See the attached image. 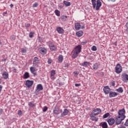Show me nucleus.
Listing matches in <instances>:
<instances>
[{
	"instance_id": "33",
	"label": "nucleus",
	"mask_w": 128,
	"mask_h": 128,
	"mask_svg": "<svg viewBox=\"0 0 128 128\" xmlns=\"http://www.w3.org/2000/svg\"><path fill=\"white\" fill-rule=\"evenodd\" d=\"M21 52H22V54H26V48H21Z\"/></svg>"
},
{
	"instance_id": "36",
	"label": "nucleus",
	"mask_w": 128,
	"mask_h": 128,
	"mask_svg": "<svg viewBox=\"0 0 128 128\" xmlns=\"http://www.w3.org/2000/svg\"><path fill=\"white\" fill-rule=\"evenodd\" d=\"M54 74H56V70H52L50 72V76H54Z\"/></svg>"
},
{
	"instance_id": "57",
	"label": "nucleus",
	"mask_w": 128,
	"mask_h": 128,
	"mask_svg": "<svg viewBox=\"0 0 128 128\" xmlns=\"http://www.w3.org/2000/svg\"><path fill=\"white\" fill-rule=\"evenodd\" d=\"M110 2H116V0H110Z\"/></svg>"
},
{
	"instance_id": "62",
	"label": "nucleus",
	"mask_w": 128,
	"mask_h": 128,
	"mask_svg": "<svg viewBox=\"0 0 128 128\" xmlns=\"http://www.w3.org/2000/svg\"><path fill=\"white\" fill-rule=\"evenodd\" d=\"M14 70H16V69H14Z\"/></svg>"
},
{
	"instance_id": "45",
	"label": "nucleus",
	"mask_w": 128,
	"mask_h": 128,
	"mask_svg": "<svg viewBox=\"0 0 128 128\" xmlns=\"http://www.w3.org/2000/svg\"><path fill=\"white\" fill-rule=\"evenodd\" d=\"M25 26H26V28H30V24L26 23L25 24Z\"/></svg>"
},
{
	"instance_id": "7",
	"label": "nucleus",
	"mask_w": 128,
	"mask_h": 128,
	"mask_svg": "<svg viewBox=\"0 0 128 128\" xmlns=\"http://www.w3.org/2000/svg\"><path fill=\"white\" fill-rule=\"evenodd\" d=\"M40 60L38 57H34L33 60V66H38Z\"/></svg>"
},
{
	"instance_id": "32",
	"label": "nucleus",
	"mask_w": 128,
	"mask_h": 128,
	"mask_svg": "<svg viewBox=\"0 0 128 128\" xmlns=\"http://www.w3.org/2000/svg\"><path fill=\"white\" fill-rule=\"evenodd\" d=\"M62 20L64 22H66V20H68V16H63L61 18Z\"/></svg>"
},
{
	"instance_id": "61",
	"label": "nucleus",
	"mask_w": 128,
	"mask_h": 128,
	"mask_svg": "<svg viewBox=\"0 0 128 128\" xmlns=\"http://www.w3.org/2000/svg\"><path fill=\"white\" fill-rule=\"evenodd\" d=\"M96 112H94V114H96Z\"/></svg>"
},
{
	"instance_id": "59",
	"label": "nucleus",
	"mask_w": 128,
	"mask_h": 128,
	"mask_svg": "<svg viewBox=\"0 0 128 128\" xmlns=\"http://www.w3.org/2000/svg\"><path fill=\"white\" fill-rule=\"evenodd\" d=\"M7 13H8L7 12H4V14H6Z\"/></svg>"
},
{
	"instance_id": "18",
	"label": "nucleus",
	"mask_w": 128,
	"mask_h": 128,
	"mask_svg": "<svg viewBox=\"0 0 128 128\" xmlns=\"http://www.w3.org/2000/svg\"><path fill=\"white\" fill-rule=\"evenodd\" d=\"M2 76L4 80H8V73L6 72H4L2 74Z\"/></svg>"
},
{
	"instance_id": "42",
	"label": "nucleus",
	"mask_w": 128,
	"mask_h": 128,
	"mask_svg": "<svg viewBox=\"0 0 128 128\" xmlns=\"http://www.w3.org/2000/svg\"><path fill=\"white\" fill-rule=\"evenodd\" d=\"M18 116H22V110H18Z\"/></svg>"
},
{
	"instance_id": "11",
	"label": "nucleus",
	"mask_w": 128,
	"mask_h": 128,
	"mask_svg": "<svg viewBox=\"0 0 128 128\" xmlns=\"http://www.w3.org/2000/svg\"><path fill=\"white\" fill-rule=\"evenodd\" d=\"M107 122L109 126H112L116 122V120L114 118H110L107 120Z\"/></svg>"
},
{
	"instance_id": "60",
	"label": "nucleus",
	"mask_w": 128,
	"mask_h": 128,
	"mask_svg": "<svg viewBox=\"0 0 128 128\" xmlns=\"http://www.w3.org/2000/svg\"><path fill=\"white\" fill-rule=\"evenodd\" d=\"M2 45V42H0V46Z\"/></svg>"
},
{
	"instance_id": "44",
	"label": "nucleus",
	"mask_w": 128,
	"mask_h": 128,
	"mask_svg": "<svg viewBox=\"0 0 128 128\" xmlns=\"http://www.w3.org/2000/svg\"><path fill=\"white\" fill-rule=\"evenodd\" d=\"M52 62V59H48V64H50Z\"/></svg>"
},
{
	"instance_id": "29",
	"label": "nucleus",
	"mask_w": 128,
	"mask_h": 128,
	"mask_svg": "<svg viewBox=\"0 0 128 128\" xmlns=\"http://www.w3.org/2000/svg\"><path fill=\"white\" fill-rule=\"evenodd\" d=\"M54 13L57 16H60V10H54Z\"/></svg>"
},
{
	"instance_id": "15",
	"label": "nucleus",
	"mask_w": 128,
	"mask_h": 128,
	"mask_svg": "<svg viewBox=\"0 0 128 128\" xmlns=\"http://www.w3.org/2000/svg\"><path fill=\"white\" fill-rule=\"evenodd\" d=\"M74 28L76 30H80L81 28L80 23L76 22L74 24Z\"/></svg>"
},
{
	"instance_id": "28",
	"label": "nucleus",
	"mask_w": 128,
	"mask_h": 128,
	"mask_svg": "<svg viewBox=\"0 0 128 128\" xmlns=\"http://www.w3.org/2000/svg\"><path fill=\"white\" fill-rule=\"evenodd\" d=\"M92 68H93V70H98V63H96L94 64Z\"/></svg>"
},
{
	"instance_id": "41",
	"label": "nucleus",
	"mask_w": 128,
	"mask_h": 128,
	"mask_svg": "<svg viewBox=\"0 0 128 128\" xmlns=\"http://www.w3.org/2000/svg\"><path fill=\"white\" fill-rule=\"evenodd\" d=\"M88 44V42L86 40L81 42V44H82V46H84V44Z\"/></svg>"
},
{
	"instance_id": "26",
	"label": "nucleus",
	"mask_w": 128,
	"mask_h": 128,
	"mask_svg": "<svg viewBox=\"0 0 128 128\" xmlns=\"http://www.w3.org/2000/svg\"><path fill=\"white\" fill-rule=\"evenodd\" d=\"M28 105L30 106V108H34V106H36V104H34V102H30L28 103Z\"/></svg>"
},
{
	"instance_id": "31",
	"label": "nucleus",
	"mask_w": 128,
	"mask_h": 128,
	"mask_svg": "<svg viewBox=\"0 0 128 128\" xmlns=\"http://www.w3.org/2000/svg\"><path fill=\"white\" fill-rule=\"evenodd\" d=\"M80 102H82L80 98H77V99L76 100V101L75 102V104H80Z\"/></svg>"
},
{
	"instance_id": "43",
	"label": "nucleus",
	"mask_w": 128,
	"mask_h": 128,
	"mask_svg": "<svg viewBox=\"0 0 128 128\" xmlns=\"http://www.w3.org/2000/svg\"><path fill=\"white\" fill-rule=\"evenodd\" d=\"M10 40H16V36L12 35L10 37Z\"/></svg>"
},
{
	"instance_id": "39",
	"label": "nucleus",
	"mask_w": 128,
	"mask_h": 128,
	"mask_svg": "<svg viewBox=\"0 0 128 128\" xmlns=\"http://www.w3.org/2000/svg\"><path fill=\"white\" fill-rule=\"evenodd\" d=\"M126 34H128V22L126 24Z\"/></svg>"
},
{
	"instance_id": "49",
	"label": "nucleus",
	"mask_w": 128,
	"mask_h": 128,
	"mask_svg": "<svg viewBox=\"0 0 128 128\" xmlns=\"http://www.w3.org/2000/svg\"><path fill=\"white\" fill-rule=\"evenodd\" d=\"M112 86H116V83H114V81L112 82Z\"/></svg>"
},
{
	"instance_id": "6",
	"label": "nucleus",
	"mask_w": 128,
	"mask_h": 128,
	"mask_svg": "<svg viewBox=\"0 0 128 128\" xmlns=\"http://www.w3.org/2000/svg\"><path fill=\"white\" fill-rule=\"evenodd\" d=\"M49 47L52 52L56 50V46L50 41L49 42Z\"/></svg>"
},
{
	"instance_id": "52",
	"label": "nucleus",
	"mask_w": 128,
	"mask_h": 128,
	"mask_svg": "<svg viewBox=\"0 0 128 128\" xmlns=\"http://www.w3.org/2000/svg\"><path fill=\"white\" fill-rule=\"evenodd\" d=\"M2 90V86L0 85V94Z\"/></svg>"
},
{
	"instance_id": "37",
	"label": "nucleus",
	"mask_w": 128,
	"mask_h": 128,
	"mask_svg": "<svg viewBox=\"0 0 128 128\" xmlns=\"http://www.w3.org/2000/svg\"><path fill=\"white\" fill-rule=\"evenodd\" d=\"M34 32H30L29 34V38H32L33 36H34Z\"/></svg>"
},
{
	"instance_id": "20",
	"label": "nucleus",
	"mask_w": 128,
	"mask_h": 128,
	"mask_svg": "<svg viewBox=\"0 0 128 128\" xmlns=\"http://www.w3.org/2000/svg\"><path fill=\"white\" fill-rule=\"evenodd\" d=\"M42 90H44V87H42V84H38L37 85L36 90H38V92Z\"/></svg>"
},
{
	"instance_id": "13",
	"label": "nucleus",
	"mask_w": 128,
	"mask_h": 128,
	"mask_svg": "<svg viewBox=\"0 0 128 128\" xmlns=\"http://www.w3.org/2000/svg\"><path fill=\"white\" fill-rule=\"evenodd\" d=\"M118 94V92L111 91L109 92V98H116V96H117Z\"/></svg>"
},
{
	"instance_id": "14",
	"label": "nucleus",
	"mask_w": 128,
	"mask_h": 128,
	"mask_svg": "<svg viewBox=\"0 0 128 128\" xmlns=\"http://www.w3.org/2000/svg\"><path fill=\"white\" fill-rule=\"evenodd\" d=\"M54 114H60V108L58 106H55L53 110Z\"/></svg>"
},
{
	"instance_id": "38",
	"label": "nucleus",
	"mask_w": 128,
	"mask_h": 128,
	"mask_svg": "<svg viewBox=\"0 0 128 128\" xmlns=\"http://www.w3.org/2000/svg\"><path fill=\"white\" fill-rule=\"evenodd\" d=\"M38 2H35L33 4V8H38Z\"/></svg>"
},
{
	"instance_id": "22",
	"label": "nucleus",
	"mask_w": 128,
	"mask_h": 128,
	"mask_svg": "<svg viewBox=\"0 0 128 128\" xmlns=\"http://www.w3.org/2000/svg\"><path fill=\"white\" fill-rule=\"evenodd\" d=\"M30 78V73L28 72H25L24 76H23V78L24 80H26Z\"/></svg>"
},
{
	"instance_id": "58",
	"label": "nucleus",
	"mask_w": 128,
	"mask_h": 128,
	"mask_svg": "<svg viewBox=\"0 0 128 128\" xmlns=\"http://www.w3.org/2000/svg\"><path fill=\"white\" fill-rule=\"evenodd\" d=\"M60 112H62V110H60Z\"/></svg>"
},
{
	"instance_id": "2",
	"label": "nucleus",
	"mask_w": 128,
	"mask_h": 128,
	"mask_svg": "<svg viewBox=\"0 0 128 128\" xmlns=\"http://www.w3.org/2000/svg\"><path fill=\"white\" fill-rule=\"evenodd\" d=\"M82 46L80 44L76 46L74 50L72 52V58H76L78 56V54L82 52Z\"/></svg>"
},
{
	"instance_id": "9",
	"label": "nucleus",
	"mask_w": 128,
	"mask_h": 128,
	"mask_svg": "<svg viewBox=\"0 0 128 128\" xmlns=\"http://www.w3.org/2000/svg\"><path fill=\"white\" fill-rule=\"evenodd\" d=\"M38 50L40 52V54H46V52H48V50H46V48H38Z\"/></svg>"
},
{
	"instance_id": "17",
	"label": "nucleus",
	"mask_w": 128,
	"mask_h": 128,
	"mask_svg": "<svg viewBox=\"0 0 128 128\" xmlns=\"http://www.w3.org/2000/svg\"><path fill=\"white\" fill-rule=\"evenodd\" d=\"M68 109H64V110L63 112L61 114V118H64V116H68Z\"/></svg>"
},
{
	"instance_id": "25",
	"label": "nucleus",
	"mask_w": 128,
	"mask_h": 128,
	"mask_svg": "<svg viewBox=\"0 0 128 128\" xmlns=\"http://www.w3.org/2000/svg\"><path fill=\"white\" fill-rule=\"evenodd\" d=\"M84 34V32L82 31H78L76 32V36H78V38H80V36H82Z\"/></svg>"
},
{
	"instance_id": "12",
	"label": "nucleus",
	"mask_w": 128,
	"mask_h": 128,
	"mask_svg": "<svg viewBox=\"0 0 128 128\" xmlns=\"http://www.w3.org/2000/svg\"><path fill=\"white\" fill-rule=\"evenodd\" d=\"M103 90L105 94H110V87H108V86H106L104 88Z\"/></svg>"
},
{
	"instance_id": "35",
	"label": "nucleus",
	"mask_w": 128,
	"mask_h": 128,
	"mask_svg": "<svg viewBox=\"0 0 128 128\" xmlns=\"http://www.w3.org/2000/svg\"><path fill=\"white\" fill-rule=\"evenodd\" d=\"M93 52H96L97 48H96V46H94L92 47L91 48Z\"/></svg>"
},
{
	"instance_id": "21",
	"label": "nucleus",
	"mask_w": 128,
	"mask_h": 128,
	"mask_svg": "<svg viewBox=\"0 0 128 128\" xmlns=\"http://www.w3.org/2000/svg\"><path fill=\"white\" fill-rule=\"evenodd\" d=\"M90 64V62H84L81 64V66H84V68H87V66H88Z\"/></svg>"
},
{
	"instance_id": "10",
	"label": "nucleus",
	"mask_w": 128,
	"mask_h": 128,
	"mask_svg": "<svg viewBox=\"0 0 128 128\" xmlns=\"http://www.w3.org/2000/svg\"><path fill=\"white\" fill-rule=\"evenodd\" d=\"M25 84L26 86H27V88H30V86H32V84H34V81L30 80H27Z\"/></svg>"
},
{
	"instance_id": "19",
	"label": "nucleus",
	"mask_w": 128,
	"mask_h": 128,
	"mask_svg": "<svg viewBox=\"0 0 128 128\" xmlns=\"http://www.w3.org/2000/svg\"><path fill=\"white\" fill-rule=\"evenodd\" d=\"M30 72L34 74V76H36V67L32 66L30 68Z\"/></svg>"
},
{
	"instance_id": "48",
	"label": "nucleus",
	"mask_w": 128,
	"mask_h": 128,
	"mask_svg": "<svg viewBox=\"0 0 128 128\" xmlns=\"http://www.w3.org/2000/svg\"><path fill=\"white\" fill-rule=\"evenodd\" d=\"M74 76H78V72L75 71L74 72Z\"/></svg>"
},
{
	"instance_id": "40",
	"label": "nucleus",
	"mask_w": 128,
	"mask_h": 128,
	"mask_svg": "<svg viewBox=\"0 0 128 128\" xmlns=\"http://www.w3.org/2000/svg\"><path fill=\"white\" fill-rule=\"evenodd\" d=\"M46 110H48V107L46 106H45L42 109V112H46Z\"/></svg>"
},
{
	"instance_id": "24",
	"label": "nucleus",
	"mask_w": 128,
	"mask_h": 128,
	"mask_svg": "<svg viewBox=\"0 0 128 128\" xmlns=\"http://www.w3.org/2000/svg\"><path fill=\"white\" fill-rule=\"evenodd\" d=\"M58 62H60V64L62 62L63 60H64V56H62V55H60L58 57Z\"/></svg>"
},
{
	"instance_id": "50",
	"label": "nucleus",
	"mask_w": 128,
	"mask_h": 128,
	"mask_svg": "<svg viewBox=\"0 0 128 128\" xmlns=\"http://www.w3.org/2000/svg\"><path fill=\"white\" fill-rule=\"evenodd\" d=\"M64 68H68V64L66 63L64 66Z\"/></svg>"
},
{
	"instance_id": "8",
	"label": "nucleus",
	"mask_w": 128,
	"mask_h": 128,
	"mask_svg": "<svg viewBox=\"0 0 128 128\" xmlns=\"http://www.w3.org/2000/svg\"><path fill=\"white\" fill-rule=\"evenodd\" d=\"M122 80L124 82H128V74L124 73L122 74Z\"/></svg>"
},
{
	"instance_id": "23",
	"label": "nucleus",
	"mask_w": 128,
	"mask_h": 128,
	"mask_svg": "<svg viewBox=\"0 0 128 128\" xmlns=\"http://www.w3.org/2000/svg\"><path fill=\"white\" fill-rule=\"evenodd\" d=\"M100 126L102 128H108V124L106 122H102L100 124Z\"/></svg>"
},
{
	"instance_id": "3",
	"label": "nucleus",
	"mask_w": 128,
	"mask_h": 128,
	"mask_svg": "<svg viewBox=\"0 0 128 128\" xmlns=\"http://www.w3.org/2000/svg\"><path fill=\"white\" fill-rule=\"evenodd\" d=\"M100 112H102V110H100V108H97L92 110L90 114L91 120L98 122V117H96V116L100 114Z\"/></svg>"
},
{
	"instance_id": "56",
	"label": "nucleus",
	"mask_w": 128,
	"mask_h": 128,
	"mask_svg": "<svg viewBox=\"0 0 128 128\" xmlns=\"http://www.w3.org/2000/svg\"><path fill=\"white\" fill-rule=\"evenodd\" d=\"M82 30H84V25L83 26H81V28Z\"/></svg>"
},
{
	"instance_id": "47",
	"label": "nucleus",
	"mask_w": 128,
	"mask_h": 128,
	"mask_svg": "<svg viewBox=\"0 0 128 128\" xmlns=\"http://www.w3.org/2000/svg\"><path fill=\"white\" fill-rule=\"evenodd\" d=\"M50 78H51V80H54L56 78L54 77V76L50 75Z\"/></svg>"
},
{
	"instance_id": "27",
	"label": "nucleus",
	"mask_w": 128,
	"mask_h": 128,
	"mask_svg": "<svg viewBox=\"0 0 128 128\" xmlns=\"http://www.w3.org/2000/svg\"><path fill=\"white\" fill-rule=\"evenodd\" d=\"M63 4H64V6H70L72 4L70 2H68L66 1V0H64L63 2Z\"/></svg>"
},
{
	"instance_id": "4",
	"label": "nucleus",
	"mask_w": 128,
	"mask_h": 128,
	"mask_svg": "<svg viewBox=\"0 0 128 128\" xmlns=\"http://www.w3.org/2000/svg\"><path fill=\"white\" fill-rule=\"evenodd\" d=\"M92 3L93 8H96V10H100V8L102 6V2L100 0H97V1L96 0H92Z\"/></svg>"
},
{
	"instance_id": "5",
	"label": "nucleus",
	"mask_w": 128,
	"mask_h": 128,
	"mask_svg": "<svg viewBox=\"0 0 128 128\" xmlns=\"http://www.w3.org/2000/svg\"><path fill=\"white\" fill-rule=\"evenodd\" d=\"M122 72V67L120 66V64H117L115 67V72L116 74H120Z\"/></svg>"
},
{
	"instance_id": "55",
	"label": "nucleus",
	"mask_w": 128,
	"mask_h": 128,
	"mask_svg": "<svg viewBox=\"0 0 128 128\" xmlns=\"http://www.w3.org/2000/svg\"><path fill=\"white\" fill-rule=\"evenodd\" d=\"M13 6H14V4H10V7L11 8H13Z\"/></svg>"
},
{
	"instance_id": "54",
	"label": "nucleus",
	"mask_w": 128,
	"mask_h": 128,
	"mask_svg": "<svg viewBox=\"0 0 128 128\" xmlns=\"http://www.w3.org/2000/svg\"><path fill=\"white\" fill-rule=\"evenodd\" d=\"M120 128H126V126H122V125H121L120 127Z\"/></svg>"
},
{
	"instance_id": "34",
	"label": "nucleus",
	"mask_w": 128,
	"mask_h": 128,
	"mask_svg": "<svg viewBox=\"0 0 128 128\" xmlns=\"http://www.w3.org/2000/svg\"><path fill=\"white\" fill-rule=\"evenodd\" d=\"M110 116V113H106L103 116V118H106Z\"/></svg>"
},
{
	"instance_id": "1",
	"label": "nucleus",
	"mask_w": 128,
	"mask_h": 128,
	"mask_svg": "<svg viewBox=\"0 0 128 128\" xmlns=\"http://www.w3.org/2000/svg\"><path fill=\"white\" fill-rule=\"evenodd\" d=\"M124 114H126V110L124 108L118 110V116H116V124L117 126L120 124L122 122V120L126 118V116H124Z\"/></svg>"
},
{
	"instance_id": "30",
	"label": "nucleus",
	"mask_w": 128,
	"mask_h": 128,
	"mask_svg": "<svg viewBox=\"0 0 128 128\" xmlns=\"http://www.w3.org/2000/svg\"><path fill=\"white\" fill-rule=\"evenodd\" d=\"M116 92H120V94H122L124 92V89L122 87H120L118 89H116Z\"/></svg>"
},
{
	"instance_id": "46",
	"label": "nucleus",
	"mask_w": 128,
	"mask_h": 128,
	"mask_svg": "<svg viewBox=\"0 0 128 128\" xmlns=\"http://www.w3.org/2000/svg\"><path fill=\"white\" fill-rule=\"evenodd\" d=\"M124 126H128V119L126 121Z\"/></svg>"
},
{
	"instance_id": "16",
	"label": "nucleus",
	"mask_w": 128,
	"mask_h": 128,
	"mask_svg": "<svg viewBox=\"0 0 128 128\" xmlns=\"http://www.w3.org/2000/svg\"><path fill=\"white\" fill-rule=\"evenodd\" d=\"M56 30H57L58 34H62L64 32V30L61 27H57Z\"/></svg>"
},
{
	"instance_id": "53",
	"label": "nucleus",
	"mask_w": 128,
	"mask_h": 128,
	"mask_svg": "<svg viewBox=\"0 0 128 128\" xmlns=\"http://www.w3.org/2000/svg\"><path fill=\"white\" fill-rule=\"evenodd\" d=\"M2 112H4L2 109L0 108V114H2Z\"/></svg>"
},
{
	"instance_id": "51",
	"label": "nucleus",
	"mask_w": 128,
	"mask_h": 128,
	"mask_svg": "<svg viewBox=\"0 0 128 128\" xmlns=\"http://www.w3.org/2000/svg\"><path fill=\"white\" fill-rule=\"evenodd\" d=\"M80 86V84H75V86Z\"/></svg>"
}]
</instances>
